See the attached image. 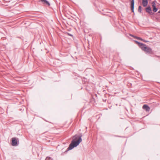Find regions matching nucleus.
I'll list each match as a JSON object with an SVG mask.
<instances>
[{"instance_id":"nucleus-1","label":"nucleus","mask_w":160,"mask_h":160,"mask_svg":"<svg viewBox=\"0 0 160 160\" xmlns=\"http://www.w3.org/2000/svg\"><path fill=\"white\" fill-rule=\"evenodd\" d=\"M82 136V135L81 133L80 134L79 136L77 135L74 136L72 138L73 140L68 148V150H71L74 147L78 146L82 141L81 138Z\"/></svg>"},{"instance_id":"nucleus-2","label":"nucleus","mask_w":160,"mask_h":160,"mask_svg":"<svg viewBox=\"0 0 160 160\" xmlns=\"http://www.w3.org/2000/svg\"><path fill=\"white\" fill-rule=\"evenodd\" d=\"M141 48L142 50L147 53L152 54L153 53L151 48L149 47H147L145 44L141 47Z\"/></svg>"},{"instance_id":"nucleus-3","label":"nucleus","mask_w":160,"mask_h":160,"mask_svg":"<svg viewBox=\"0 0 160 160\" xmlns=\"http://www.w3.org/2000/svg\"><path fill=\"white\" fill-rule=\"evenodd\" d=\"M19 144V140L18 138H12V145L13 146H17Z\"/></svg>"},{"instance_id":"nucleus-4","label":"nucleus","mask_w":160,"mask_h":160,"mask_svg":"<svg viewBox=\"0 0 160 160\" xmlns=\"http://www.w3.org/2000/svg\"><path fill=\"white\" fill-rule=\"evenodd\" d=\"M142 108L146 112H148L150 110V108L147 104H144L142 107Z\"/></svg>"},{"instance_id":"nucleus-5","label":"nucleus","mask_w":160,"mask_h":160,"mask_svg":"<svg viewBox=\"0 0 160 160\" xmlns=\"http://www.w3.org/2000/svg\"><path fill=\"white\" fill-rule=\"evenodd\" d=\"M131 1V10L132 12H134V0H130Z\"/></svg>"},{"instance_id":"nucleus-6","label":"nucleus","mask_w":160,"mask_h":160,"mask_svg":"<svg viewBox=\"0 0 160 160\" xmlns=\"http://www.w3.org/2000/svg\"><path fill=\"white\" fill-rule=\"evenodd\" d=\"M146 12L148 13L150 15H152L153 13L152 11L151 8L150 6L147 8H146Z\"/></svg>"},{"instance_id":"nucleus-7","label":"nucleus","mask_w":160,"mask_h":160,"mask_svg":"<svg viewBox=\"0 0 160 160\" xmlns=\"http://www.w3.org/2000/svg\"><path fill=\"white\" fill-rule=\"evenodd\" d=\"M39 1L42 2L43 4L47 5L48 6L50 5V4L49 2L46 0H38Z\"/></svg>"},{"instance_id":"nucleus-8","label":"nucleus","mask_w":160,"mask_h":160,"mask_svg":"<svg viewBox=\"0 0 160 160\" xmlns=\"http://www.w3.org/2000/svg\"><path fill=\"white\" fill-rule=\"evenodd\" d=\"M152 6L153 8V11L154 12H156L158 10V8L156 7L154 2L152 3Z\"/></svg>"},{"instance_id":"nucleus-9","label":"nucleus","mask_w":160,"mask_h":160,"mask_svg":"<svg viewBox=\"0 0 160 160\" xmlns=\"http://www.w3.org/2000/svg\"><path fill=\"white\" fill-rule=\"evenodd\" d=\"M142 4L144 7H146L147 6L148 3V0H142Z\"/></svg>"},{"instance_id":"nucleus-10","label":"nucleus","mask_w":160,"mask_h":160,"mask_svg":"<svg viewBox=\"0 0 160 160\" xmlns=\"http://www.w3.org/2000/svg\"><path fill=\"white\" fill-rule=\"evenodd\" d=\"M130 36L137 39L140 40H143V39L140 38V37H138L136 36H134L133 35L131 34H130Z\"/></svg>"},{"instance_id":"nucleus-11","label":"nucleus","mask_w":160,"mask_h":160,"mask_svg":"<svg viewBox=\"0 0 160 160\" xmlns=\"http://www.w3.org/2000/svg\"><path fill=\"white\" fill-rule=\"evenodd\" d=\"M135 42H136V44H137L138 46L141 48V47L144 44L142 43H141V42H138L137 41H135Z\"/></svg>"},{"instance_id":"nucleus-12","label":"nucleus","mask_w":160,"mask_h":160,"mask_svg":"<svg viewBox=\"0 0 160 160\" xmlns=\"http://www.w3.org/2000/svg\"><path fill=\"white\" fill-rule=\"evenodd\" d=\"M138 11L141 13L142 11V7L141 6H139L138 8Z\"/></svg>"},{"instance_id":"nucleus-13","label":"nucleus","mask_w":160,"mask_h":160,"mask_svg":"<svg viewBox=\"0 0 160 160\" xmlns=\"http://www.w3.org/2000/svg\"><path fill=\"white\" fill-rule=\"evenodd\" d=\"M45 160H53V159L50 157H47Z\"/></svg>"},{"instance_id":"nucleus-14","label":"nucleus","mask_w":160,"mask_h":160,"mask_svg":"<svg viewBox=\"0 0 160 160\" xmlns=\"http://www.w3.org/2000/svg\"><path fill=\"white\" fill-rule=\"evenodd\" d=\"M67 34L68 35H69V36H71V37H72L73 36V35L72 34H70V33H67Z\"/></svg>"},{"instance_id":"nucleus-15","label":"nucleus","mask_w":160,"mask_h":160,"mask_svg":"<svg viewBox=\"0 0 160 160\" xmlns=\"http://www.w3.org/2000/svg\"><path fill=\"white\" fill-rule=\"evenodd\" d=\"M141 41H143L144 42H148V41L144 40V39H143V40H141Z\"/></svg>"},{"instance_id":"nucleus-16","label":"nucleus","mask_w":160,"mask_h":160,"mask_svg":"<svg viewBox=\"0 0 160 160\" xmlns=\"http://www.w3.org/2000/svg\"><path fill=\"white\" fill-rule=\"evenodd\" d=\"M158 13H160V10L158 11Z\"/></svg>"}]
</instances>
